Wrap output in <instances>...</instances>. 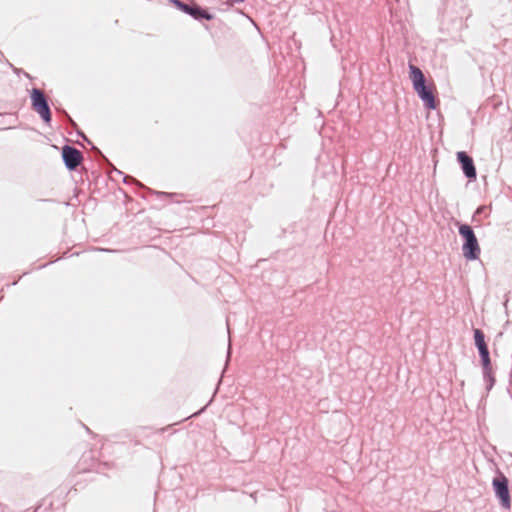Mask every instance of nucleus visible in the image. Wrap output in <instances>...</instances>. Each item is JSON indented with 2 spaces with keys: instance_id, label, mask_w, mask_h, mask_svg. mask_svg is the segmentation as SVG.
<instances>
[{
  "instance_id": "6",
  "label": "nucleus",
  "mask_w": 512,
  "mask_h": 512,
  "mask_svg": "<svg viewBox=\"0 0 512 512\" xmlns=\"http://www.w3.org/2000/svg\"><path fill=\"white\" fill-rule=\"evenodd\" d=\"M62 157L65 165L70 170L76 169L83 160L82 153L78 149L68 145L62 148Z\"/></svg>"
},
{
  "instance_id": "8",
  "label": "nucleus",
  "mask_w": 512,
  "mask_h": 512,
  "mask_svg": "<svg viewBox=\"0 0 512 512\" xmlns=\"http://www.w3.org/2000/svg\"><path fill=\"white\" fill-rule=\"evenodd\" d=\"M32 107L46 123L51 121V112L45 98H33Z\"/></svg>"
},
{
  "instance_id": "11",
  "label": "nucleus",
  "mask_w": 512,
  "mask_h": 512,
  "mask_svg": "<svg viewBox=\"0 0 512 512\" xmlns=\"http://www.w3.org/2000/svg\"><path fill=\"white\" fill-rule=\"evenodd\" d=\"M14 71H15L17 74H19V73H23L26 77H28V78L30 77L28 73L23 72V71H22V70H20V69H16V68H15V69H14Z\"/></svg>"
},
{
  "instance_id": "3",
  "label": "nucleus",
  "mask_w": 512,
  "mask_h": 512,
  "mask_svg": "<svg viewBox=\"0 0 512 512\" xmlns=\"http://www.w3.org/2000/svg\"><path fill=\"white\" fill-rule=\"evenodd\" d=\"M410 77L413 83V87L417 92L418 96H434L433 91L430 86L426 83V78L424 73L420 68L410 65Z\"/></svg>"
},
{
  "instance_id": "10",
  "label": "nucleus",
  "mask_w": 512,
  "mask_h": 512,
  "mask_svg": "<svg viewBox=\"0 0 512 512\" xmlns=\"http://www.w3.org/2000/svg\"><path fill=\"white\" fill-rule=\"evenodd\" d=\"M29 96H46L45 92L40 88H32Z\"/></svg>"
},
{
  "instance_id": "7",
  "label": "nucleus",
  "mask_w": 512,
  "mask_h": 512,
  "mask_svg": "<svg viewBox=\"0 0 512 512\" xmlns=\"http://www.w3.org/2000/svg\"><path fill=\"white\" fill-rule=\"evenodd\" d=\"M457 159L462 165V169L466 177L470 179L476 178V169L473 160L465 152L460 151L457 153Z\"/></svg>"
},
{
  "instance_id": "12",
  "label": "nucleus",
  "mask_w": 512,
  "mask_h": 512,
  "mask_svg": "<svg viewBox=\"0 0 512 512\" xmlns=\"http://www.w3.org/2000/svg\"><path fill=\"white\" fill-rule=\"evenodd\" d=\"M204 409H205V407H204V408H202L200 411L195 412V413H194V414H192L190 417L199 415V414H200Z\"/></svg>"
},
{
  "instance_id": "5",
  "label": "nucleus",
  "mask_w": 512,
  "mask_h": 512,
  "mask_svg": "<svg viewBox=\"0 0 512 512\" xmlns=\"http://www.w3.org/2000/svg\"><path fill=\"white\" fill-rule=\"evenodd\" d=\"M474 340L475 345L477 346L479 350V354L482 360V365L485 371H490L491 369V362L489 357V351L487 344L485 342V335L482 330L480 329H474Z\"/></svg>"
},
{
  "instance_id": "4",
  "label": "nucleus",
  "mask_w": 512,
  "mask_h": 512,
  "mask_svg": "<svg viewBox=\"0 0 512 512\" xmlns=\"http://www.w3.org/2000/svg\"><path fill=\"white\" fill-rule=\"evenodd\" d=\"M493 487H494L497 497L501 501V505L506 509H510L511 497H510V493H509V489H508L507 478L503 475H501L498 478H495L493 480Z\"/></svg>"
},
{
  "instance_id": "13",
  "label": "nucleus",
  "mask_w": 512,
  "mask_h": 512,
  "mask_svg": "<svg viewBox=\"0 0 512 512\" xmlns=\"http://www.w3.org/2000/svg\"><path fill=\"white\" fill-rule=\"evenodd\" d=\"M245 0H232V2L234 3H241V2H244Z\"/></svg>"
},
{
  "instance_id": "1",
  "label": "nucleus",
  "mask_w": 512,
  "mask_h": 512,
  "mask_svg": "<svg viewBox=\"0 0 512 512\" xmlns=\"http://www.w3.org/2000/svg\"><path fill=\"white\" fill-rule=\"evenodd\" d=\"M459 234L464 239L462 246L464 258L470 261L478 259L481 249L471 226L467 224L459 225Z\"/></svg>"
},
{
  "instance_id": "2",
  "label": "nucleus",
  "mask_w": 512,
  "mask_h": 512,
  "mask_svg": "<svg viewBox=\"0 0 512 512\" xmlns=\"http://www.w3.org/2000/svg\"><path fill=\"white\" fill-rule=\"evenodd\" d=\"M174 6L183 13L191 16L194 20H212L214 15L197 4H187L181 0H169Z\"/></svg>"
},
{
  "instance_id": "9",
  "label": "nucleus",
  "mask_w": 512,
  "mask_h": 512,
  "mask_svg": "<svg viewBox=\"0 0 512 512\" xmlns=\"http://www.w3.org/2000/svg\"><path fill=\"white\" fill-rule=\"evenodd\" d=\"M424 106L428 110L435 109L438 105V98H423Z\"/></svg>"
}]
</instances>
